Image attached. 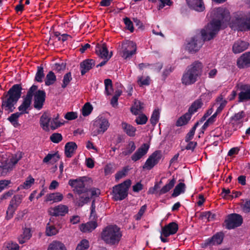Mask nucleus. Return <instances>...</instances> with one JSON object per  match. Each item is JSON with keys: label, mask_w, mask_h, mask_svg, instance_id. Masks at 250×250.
I'll return each instance as SVG.
<instances>
[{"label": "nucleus", "mask_w": 250, "mask_h": 250, "mask_svg": "<svg viewBox=\"0 0 250 250\" xmlns=\"http://www.w3.org/2000/svg\"><path fill=\"white\" fill-rule=\"evenodd\" d=\"M214 12L215 17L213 20L201 31L203 39L200 37H194L187 44V48L189 52L195 53L200 49L205 41L213 39L218 33L223 23L230 19L229 13L225 8H215Z\"/></svg>", "instance_id": "f257e3e1"}, {"label": "nucleus", "mask_w": 250, "mask_h": 250, "mask_svg": "<svg viewBox=\"0 0 250 250\" xmlns=\"http://www.w3.org/2000/svg\"><path fill=\"white\" fill-rule=\"evenodd\" d=\"M22 87L20 84L13 85L2 97L1 107L9 112L14 111L16 104L21 95Z\"/></svg>", "instance_id": "f03ea898"}, {"label": "nucleus", "mask_w": 250, "mask_h": 250, "mask_svg": "<svg viewBox=\"0 0 250 250\" xmlns=\"http://www.w3.org/2000/svg\"><path fill=\"white\" fill-rule=\"evenodd\" d=\"M37 89H38V86L33 85L28 90L26 95L23 98L22 104L18 107L19 110L21 112L12 114L8 118L7 120L15 127H17L20 125L18 122L19 118L24 113H28L27 110L30 106L33 95Z\"/></svg>", "instance_id": "7ed1b4c3"}, {"label": "nucleus", "mask_w": 250, "mask_h": 250, "mask_svg": "<svg viewBox=\"0 0 250 250\" xmlns=\"http://www.w3.org/2000/svg\"><path fill=\"white\" fill-rule=\"evenodd\" d=\"M203 65L199 61H195L188 66L183 74L181 82L183 84L189 85L194 83L203 72Z\"/></svg>", "instance_id": "20e7f679"}, {"label": "nucleus", "mask_w": 250, "mask_h": 250, "mask_svg": "<svg viewBox=\"0 0 250 250\" xmlns=\"http://www.w3.org/2000/svg\"><path fill=\"white\" fill-rule=\"evenodd\" d=\"M122 236L120 228L115 225L106 226L102 231L101 238L105 243L110 245L119 244Z\"/></svg>", "instance_id": "39448f33"}, {"label": "nucleus", "mask_w": 250, "mask_h": 250, "mask_svg": "<svg viewBox=\"0 0 250 250\" xmlns=\"http://www.w3.org/2000/svg\"><path fill=\"white\" fill-rule=\"evenodd\" d=\"M131 184V180L128 179L114 186L112 193L114 200L121 201L125 199L128 195V190Z\"/></svg>", "instance_id": "423d86ee"}, {"label": "nucleus", "mask_w": 250, "mask_h": 250, "mask_svg": "<svg viewBox=\"0 0 250 250\" xmlns=\"http://www.w3.org/2000/svg\"><path fill=\"white\" fill-rule=\"evenodd\" d=\"M109 125L107 119L103 117H98L93 122L91 128L92 136H96L100 134H103L107 130Z\"/></svg>", "instance_id": "0eeeda50"}, {"label": "nucleus", "mask_w": 250, "mask_h": 250, "mask_svg": "<svg viewBox=\"0 0 250 250\" xmlns=\"http://www.w3.org/2000/svg\"><path fill=\"white\" fill-rule=\"evenodd\" d=\"M136 50L135 43L132 41H126L122 43L120 54L125 60H129L136 53Z\"/></svg>", "instance_id": "6e6552de"}, {"label": "nucleus", "mask_w": 250, "mask_h": 250, "mask_svg": "<svg viewBox=\"0 0 250 250\" xmlns=\"http://www.w3.org/2000/svg\"><path fill=\"white\" fill-rule=\"evenodd\" d=\"M22 198V195L20 194L15 195L13 197L6 211V219L9 220L13 217L16 210L21 203Z\"/></svg>", "instance_id": "1a4fd4ad"}, {"label": "nucleus", "mask_w": 250, "mask_h": 250, "mask_svg": "<svg viewBox=\"0 0 250 250\" xmlns=\"http://www.w3.org/2000/svg\"><path fill=\"white\" fill-rule=\"evenodd\" d=\"M243 218L240 215L233 213L229 215L225 221L226 228L229 229L238 227L242 224Z\"/></svg>", "instance_id": "9d476101"}, {"label": "nucleus", "mask_w": 250, "mask_h": 250, "mask_svg": "<svg viewBox=\"0 0 250 250\" xmlns=\"http://www.w3.org/2000/svg\"><path fill=\"white\" fill-rule=\"evenodd\" d=\"M232 26L240 31L250 30V13L244 17L236 19Z\"/></svg>", "instance_id": "9b49d317"}, {"label": "nucleus", "mask_w": 250, "mask_h": 250, "mask_svg": "<svg viewBox=\"0 0 250 250\" xmlns=\"http://www.w3.org/2000/svg\"><path fill=\"white\" fill-rule=\"evenodd\" d=\"M162 156V155L160 151H155L148 157L146 163L143 165V168L147 170L151 169L159 162Z\"/></svg>", "instance_id": "f8f14e48"}, {"label": "nucleus", "mask_w": 250, "mask_h": 250, "mask_svg": "<svg viewBox=\"0 0 250 250\" xmlns=\"http://www.w3.org/2000/svg\"><path fill=\"white\" fill-rule=\"evenodd\" d=\"M34 97V107L35 108L40 110L42 107L45 102L46 94L43 90L37 89L34 91L33 96Z\"/></svg>", "instance_id": "ddd939ff"}, {"label": "nucleus", "mask_w": 250, "mask_h": 250, "mask_svg": "<svg viewBox=\"0 0 250 250\" xmlns=\"http://www.w3.org/2000/svg\"><path fill=\"white\" fill-rule=\"evenodd\" d=\"M223 238V234L222 232H218L211 237L206 240L204 243L201 244V247L203 248H206L209 246L220 245L222 243Z\"/></svg>", "instance_id": "4468645a"}, {"label": "nucleus", "mask_w": 250, "mask_h": 250, "mask_svg": "<svg viewBox=\"0 0 250 250\" xmlns=\"http://www.w3.org/2000/svg\"><path fill=\"white\" fill-rule=\"evenodd\" d=\"M69 185L74 188V191L79 195L88 192V189L85 188L84 182L81 180H70Z\"/></svg>", "instance_id": "2eb2a0df"}, {"label": "nucleus", "mask_w": 250, "mask_h": 250, "mask_svg": "<svg viewBox=\"0 0 250 250\" xmlns=\"http://www.w3.org/2000/svg\"><path fill=\"white\" fill-rule=\"evenodd\" d=\"M240 90L238 94V102H243L250 100V85L239 84L237 85Z\"/></svg>", "instance_id": "dca6fc26"}, {"label": "nucleus", "mask_w": 250, "mask_h": 250, "mask_svg": "<svg viewBox=\"0 0 250 250\" xmlns=\"http://www.w3.org/2000/svg\"><path fill=\"white\" fill-rule=\"evenodd\" d=\"M68 211L67 206L60 204L54 207L50 208L48 212L50 215L53 216H64Z\"/></svg>", "instance_id": "f3484780"}, {"label": "nucleus", "mask_w": 250, "mask_h": 250, "mask_svg": "<svg viewBox=\"0 0 250 250\" xmlns=\"http://www.w3.org/2000/svg\"><path fill=\"white\" fill-rule=\"evenodd\" d=\"M178 229V224L175 222H171L162 228L161 233L165 237H167L176 233Z\"/></svg>", "instance_id": "a211bd4d"}, {"label": "nucleus", "mask_w": 250, "mask_h": 250, "mask_svg": "<svg viewBox=\"0 0 250 250\" xmlns=\"http://www.w3.org/2000/svg\"><path fill=\"white\" fill-rule=\"evenodd\" d=\"M149 148V145L147 144H143L132 155L131 160L134 162L140 160L147 153Z\"/></svg>", "instance_id": "6ab92c4d"}, {"label": "nucleus", "mask_w": 250, "mask_h": 250, "mask_svg": "<svg viewBox=\"0 0 250 250\" xmlns=\"http://www.w3.org/2000/svg\"><path fill=\"white\" fill-rule=\"evenodd\" d=\"M237 64L239 68L250 66V52L243 54L237 60Z\"/></svg>", "instance_id": "aec40b11"}, {"label": "nucleus", "mask_w": 250, "mask_h": 250, "mask_svg": "<svg viewBox=\"0 0 250 250\" xmlns=\"http://www.w3.org/2000/svg\"><path fill=\"white\" fill-rule=\"evenodd\" d=\"M95 65V61L93 59H86L80 63L81 73L84 75Z\"/></svg>", "instance_id": "412c9836"}, {"label": "nucleus", "mask_w": 250, "mask_h": 250, "mask_svg": "<svg viewBox=\"0 0 250 250\" xmlns=\"http://www.w3.org/2000/svg\"><path fill=\"white\" fill-rule=\"evenodd\" d=\"M249 43L241 40L236 41L232 46V51L235 54L240 53L246 50L249 46Z\"/></svg>", "instance_id": "4be33fe9"}, {"label": "nucleus", "mask_w": 250, "mask_h": 250, "mask_svg": "<svg viewBox=\"0 0 250 250\" xmlns=\"http://www.w3.org/2000/svg\"><path fill=\"white\" fill-rule=\"evenodd\" d=\"M12 164L9 163L8 160H3L0 159V175L5 176L9 171L12 170Z\"/></svg>", "instance_id": "5701e85b"}, {"label": "nucleus", "mask_w": 250, "mask_h": 250, "mask_svg": "<svg viewBox=\"0 0 250 250\" xmlns=\"http://www.w3.org/2000/svg\"><path fill=\"white\" fill-rule=\"evenodd\" d=\"M96 52L101 58L106 57L110 58L112 55V52L109 54L108 50L104 44L97 45L96 48Z\"/></svg>", "instance_id": "b1692460"}, {"label": "nucleus", "mask_w": 250, "mask_h": 250, "mask_svg": "<svg viewBox=\"0 0 250 250\" xmlns=\"http://www.w3.org/2000/svg\"><path fill=\"white\" fill-rule=\"evenodd\" d=\"M187 2L191 8L196 11H202L205 9L203 0H187Z\"/></svg>", "instance_id": "393cba45"}, {"label": "nucleus", "mask_w": 250, "mask_h": 250, "mask_svg": "<svg viewBox=\"0 0 250 250\" xmlns=\"http://www.w3.org/2000/svg\"><path fill=\"white\" fill-rule=\"evenodd\" d=\"M51 117L47 113H43L40 118V125L44 130H48L50 124Z\"/></svg>", "instance_id": "a878e982"}, {"label": "nucleus", "mask_w": 250, "mask_h": 250, "mask_svg": "<svg viewBox=\"0 0 250 250\" xmlns=\"http://www.w3.org/2000/svg\"><path fill=\"white\" fill-rule=\"evenodd\" d=\"M246 114L244 111H241L236 113L231 118L232 124L233 125H239L241 126L243 123V118Z\"/></svg>", "instance_id": "bb28decb"}, {"label": "nucleus", "mask_w": 250, "mask_h": 250, "mask_svg": "<svg viewBox=\"0 0 250 250\" xmlns=\"http://www.w3.org/2000/svg\"><path fill=\"white\" fill-rule=\"evenodd\" d=\"M77 147L75 143L70 142L67 143L65 146V154L67 157H71Z\"/></svg>", "instance_id": "cd10ccee"}, {"label": "nucleus", "mask_w": 250, "mask_h": 250, "mask_svg": "<svg viewBox=\"0 0 250 250\" xmlns=\"http://www.w3.org/2000/svg\"><path fill=\"white\" fill-rule=\"evenodd\" d=\"M144 104L138 100H135L133 105L131 107V112L134 115H137L143 113Z\"/></svg>", "instance_id": "c85d7f7f"}, {"label": "nucleus", "mask_w": 250, "mask_h": 250, "mask_svg": "<svg viewBox=\"0 0 250 250\" xmlns=\"http://www.w3.org/2000/svg\"><path fill=\"white\" fill-rule=\"evenodd\" d=\"M97 226L96 222L91 221L82 224L80 229L83 232H91L97 227Z\"/></svg>", "instance_id": "c756f323"}, {"label": "nucleus", "mask_w": 250, "mask_h": 250, "mask_svg": "<svg viewBox=\"0 0 250 250\" xmlns=\"http://www.w3.org/2000/svg\"><path fill=\"white\" fill-rule=\"evenodd\" d=\"M122 127L124 132L129 136L133 137L135 135L136 128L132 125L126 123H123Z\"/></svg>", "instance_id": "7c9ffc66"}, {"label": "nucleus", "mask_w": 250, "mask_h": 250, "mask_svg": "<svg viewBox=\"0 0 250 250\" xmlns=\"http://www.w3.org/2000/svg\"><path fill=\"white\" fill-rule=\"evenodd\" d=\"M63 197V196L62 194L60 192L50 193L46 196V201L58 202L61 201L62 200Z\"/></svg>", "instance_id": "2f4dec72"}, {"label": "nucleus", "mask_w": 250, "mask_h": 250, "mask_svg": "<svg viewBox=\"0 0 250 250\" xmlns=\"http://www.w3.org/2000/svg\"><path fill=\"white\" fill-rule=\"evenodd\" d=\"M191 118L190 114L187 112L184 115L180 117L176 123V125L177 126H181L186 125Z\"/></svg>", "instance_id": "473e14b6"}, {"label": "nucleus", "mask_w": 250, "mask_h": 250, "mask_svg": "<svg viewBox=\"0 0 250 250\" xmlns=\"http://www.w3.org/2000/svg\"><path fill=\"white\" fill-rule=\"evenodd\" d=\"M217 102L220 103V105L217 108L215 112L212 115L216 118L217 115L221 112L224 107L226 106L227 101L224 99L222 96L218 97L216 99Z\"/></svg>", "instance_id": "72a5a7b5"}, {"label": "nucleus", "mask_w": 250, "mask_h": 250, "mask_svg": "<svg viewBox=\"0 0 250 250\" xmlns=\"http://www.w3.org/2000/svg\"><path fill=\"white\" fill-rule=\"evenodd\" d=\"M202 104L203 103L200 99L195 100L189 107L188 112L192 116L199 108L201 107Z\"/></svg>", "instance_id": "f704fd0d"}, {"label": "nucleus", "mask_w": 250, "mask_h": 250, "mask_svg": "<svg viewBox=\"0 0 250 250\" xmlns=\"http://www.w3.org/2000/svg\"><path fill=\"white\" fill-rule=\"evenodd\" d=\"M47 250H66L63 244L59 241H53L49 244Z\"/></svg>", "instance_id": "c9c22d12"}, {"label": "nucleus", "mask_w": 250, "mask_h": 250, "mask_svg": "<svg viewBox=\"0 0 250 250\" xmlns=\"http://www.w3.org/2000/svg\"><path fill=\"white\" fill-rule=\"evenodd\" d=\"M175 182V180L174 178L170 180L167 184L158 191L159 194L162 195L169 191L174 187Z\"/></svg>", "instance_id": "e433bc0d"}, {"label": "nucleus", "mask_w": 250, "mask_h": 250, "mask_svg": "<svg viewBox=\"0 0 250 250\" xmlns=\"http://www.w3.org/2000/svg\"><path fill=\"white\" fill-rule=\"evenodd\" d=\"M59 115L51 119L49 127L52 130H55L63 125V122L59 121Z\"/></svg>", "instance_id": "4c0bfd02"}, {"label": "nucleus", "mask_w": 250, "mask_h": 250, "mask_svg": "<svg viewBox=\"0 0 250 250\" xmlns=\"http://www.w3.org/2000/svg\"><path fill=\"white\" fill-rule=\"evenodd\" d=\"M56 81V77L55 74L51 71H49L46 75L45 84L47 86L52 85L55 83Z\"/></svg>", "instance_id": "58836bf2"}, {"label": "nucleus", "mask_w": 250, "mask_h": 250, "mask_svg": "<svg viewBox=\"0 0 250 250\" xmlns=\"http://www.w3.org/2000/svg\"><path fill=\"white\" fill-rule=\"evenodd\" d=\"M185 188V184L183 183H180L174 188L172 196L174 197L178 196L181 193L184 192Z\"/></svg>", "instance_id": "ea45409f"}, {"label": "nucleus", "mask_w": 250, "mask_h": 250, "mask_svg": "<svg viewBox=\"0 0 250 250\" xmlns=\"http://www.w3.org/2000/svg\"><path fill=\"white\" fill-rule=\"evenodd\" d=\"M83 194V195L80 196L79 199L77 203L79 207L83 206L90 201V195L88 194V192Z\"/></svg>", "instance_id": "a19ab883"}, {"label": "nucleus", "mask_w": 250, "mask_h": 250, "mask_svg": "<svg viewBox=\"0 0 250 250\" xmlns=\"http://www.w3.org/2000/svg\"><path fill=\"white\" fill-rule=\"evenodd\" d=\"M44 77V74L43 73V67L42 65L38 66L37 72L35 76V80L38 82H42V79Z\"/></svg>", "instance_id": "79ce46f5"}, {"label": "nucleus", "mask_w": 250, "mask_h": 250, "mask_svg": "<svg viewBox=\"0 0 250 250\" xmlns=\"http://www.w3.org/2000/svg\"><path fill=\"white\" fill-rule=\"evenodd\" d=\"M105 85V92L107 95H111L113 92L112 81L110 79H107L104 82Z\"/></svg>", "instance_id": "37998d69"}, {"label": "nucleus", "mask_w": 250, "mask_h": 250, "mask_svg": "<svg viewBox=\"0 0 250 250\" xmlns=\"http://www.w3.org/2000/svg\"><path fill=\"white\" fill-rule=\"evenodd\" d=\"M159 115H160V112L159 111V109H155L151 115V117L150 119V121L151 122V124L153 125H155L157 122H158L159 118Z\"/></svg>", "instance_id": "c03bdc74"}, {"label": "nucleus", "mask_w": 250, "mask_h": 250, "mask_svg": "<svg viewBox=\"0 0 250 250\" xmlns=\"http://www.w3.org/2000/svg\"><path fill=\"white\" fill-rule=\"evenodd\" d=\"M139 116L136 117L135 121L137 125H145L148 120L147 116L142 113L138 114Z\"/></svg>", "instance_id": "a18cd8bd"}, {"label": "nucleus", "mask_w": 250, "mask_h": 250, "mask_svg": "<svg viewBox=\"0 0 250 250\" xmlns=\"http://www.w3.org/2000/svg\"><path fill=\"white\" fill-rule=\"evenodd\" d=\"M89 244L88 240H82L77 245L76 250H86L89 248Z\"/></svg>", "instance_id": "49530a36"}, {"label": "nucleus", "mask_w": 250, "mask_h": 250, "mask_svg": "<svg viewBox=\"0 0 250 250\" xmlns=\"http://www.w3.org/2000/svg\"><path fill=\"white\" fill-rule=\"evenodd\" d=\"M150 78L148 76L144 77L143 76H139L138 77L137 83L140 86L143 85H148L149 84Z\"/></svg>", "instance_id": "de8ad7c7"}, {"label": "nucleus", "mask_w": 250, "mask_h": 250, "mask_svg": "<svg viewBox=\"0 0 250 250\" xmlns=\"http://www.w3.org/2000/svg\"><path fill=\"white\" fill-rule=\"evenodd\" d=\"M136 149V146L134 143L133 141L129 142L126 150L123 151V153L125 155H128L132 153Z\"/></svg>", "instance_id": "09e8293b"}, {"label": "nucleus", "mask_w": 250, "mask_h": 250, "mask_svg": "<svg viewBox=\"0 0 250 250\" xmlns=\"http://www.w3.org/2000/svg\"><path fill=\"white\" fill-rule=\"evenodd\" d=\"M93 109L92 105L89 103H86L82 108V113L84 116H88L90 114Z\"/></svg>", "instance_id": "8fccbe9b"}, {"label": "nucleus", "mask_w": 250, "mask_h": 250, "mask_svg": "<svg viewBox=\"0 0 250 250\" xmlns=\"http://www.w3.org/2000/svg\"><path fill=\"white\" fill-rule=\"evenodd\" d=\"M72 80L71 74L70 72H68L64 75L63 80L62 83V88H65L69 83L70 81Z\"/></svg>", "instance_id": "3c124183"}, {"label": "nucleus", "mask_w": 250, "mask_h": 250, "mask_svg": "<svg viewBox=\"0 0 250 250\" xmlns=\"http://www.w3.org/2000/svg\"><path fill=\"white\" fill-rule=\"evenodd\" d=\"M50 139L54 143H59L62 140V137L60 133H54L50 136Z\"/></svg>", "instance_id": "603ef678"}, {"label": "nucleus", "mask_w": 250, "mask_h": 250, "mask_svg": "<svg viewBox=\"0 0 250 250\" xmlns=\"http://www.w3.org/2000/svg\"><path fill=\"white\" fill-rule=\"evenodd\" d=\"M216 217V215L210 211L204 212L201 214V217L202 219H207L208 221L213 220Z\"/></svg>", "instance_id": "864d4df0"}, {"label": "nucleus", "mask_w": 250, "mask_h": 250, "mask_svg": "<svg viewBox=\"0 0 250 250\" xmlns=\"http://www.w3.org/2000/svg\"><path fill=\"white\" fill-rule=\"evenodd\" d=\"M19 246L17 244L7 243L5 244L3 250H19Z\"/></svg>", "instance_id": "5fc2aeb1"}, {"label": "nucleus", "mask_w": 250, "mask_h": 250, "mask_svg": "<svg viewBox=\"0 0 250 250\" xmlns=\"http://www.w3.org/2000/svg\"><path fill=\"white\" fill-rule=\"evenodd\" d=\"M198 124H199L198 122L196 123L193 126V127L191 129L190 131L188 133V134L187 135V136L186 137V142H188L189 141H190V140H191L193 138V136L195 133L196 128L197 127V126L198 125Z\"/></svg>", "instance_id": "6e6d98bb"}, {"label": "nucleus", "mask_w": 250, "mask_h": 250, "mask_svg": "<svg viewBox=\"0 0 250 250\" xmlns=\"http://www.w3.org/2000/svg\"><path fill=\"white\" fill-rule=\"evenodd\" d=\"M66 67L65 63L62 62L61 63H55L53 66V69L54 70L57 72L61 73L65 70Z\"/></svg>", "instance_id": "4d7b16f0"}, {"label": "nucleus", "mask_w": 250, "mask_h": 250, "mask_svg": "<svg viewBox=\"0 0 250 250\" xmlns=\"http://www.w3.org/2000/svg\"><path fill=\"white\" fill-rule=\"evenodd\" d=\"M146 210V205L141 207L140 209L139 210V212L137 214L134 215V218L136 220H139L141 219L142 217L144 215V213Z\"/></svg>", "instance_id": "13d9d810"}, {"label": "nucleus", "mask_w": 250, "mask_h": 250, "mask_svg": "<svg viewBox=\"0 0 250 250\" xmlns=\"http://www.w3.org/2000/svg\"><path fill=\"white\" fill-rule=\"evenodd\" d=\"M58 231L57 229L53 226H50L46 228V234L47 236H52L56 234Z\"/></svg>", "instance_id": "bf43d9fd"}, {"label": "nucleus", "mask_w": 250, "mask_h": 250, "mask_svg": "<svg viewBox=\"0 0 250 250\" xmlns=\"http://www.w3.org/2000/svg\"><path fill=\"white\" fill-rule=\"evenodd\" d=\"M128 169L125 167L121 171H118L115 175V179L118 181L120 179L125 177L127 172Z\"/></svg>", "instance_id": "052dcab7"}, {"label": "nucleus", "mask_w": 250, "mask_h": 250, "mask_svg": "<svg viewBox=\"0 0 250 250\" xmlns=\"http://www.w3.org/2000/svg\"><path fill=\"white\" fill-rule=\"evenodd\" d=\"M125 24L126 28L129 30L131 32H133L134 31V28L133 26V23L128 18H125L124 19Z\"/></svg>", "instance_id": "680f3d73"}, {"label": "nucleus", "mask_w": 250, "mask_h": 250, "mask_svg": "<svg viewBox=\"0 0 250 250\" xmlns=\"http://www.w3.org/2000/svg\"><path fill=\"white\" fill-rule=\"evenodd\" d=\"M216 120L214 116L212 115L207 121L204 123L202 126V130H205L209 125L212 124Z\"/></svg>", "instance_id": "e2e57ef3"}, {"label": "nucleus", "mask_w": 250, "mask_h": 250, "mask_svg": "<svg viewBox=\"0 0 250 250\" xmlns=\"http://www.w3.org/2000/svg\"><path fill=\"white\" fill-rule=\"evenodd\" d=\"M174 70V68L171 66H167L164 70L162 73V77L164 80H165L166 78Z\"/></svg>", "instance_id": "0e129e2a"}, {"label": "nucleus", "mask_w": 250, "mask_h": 250, "mask_svg": "<svg viewBox=\"0 0 250 250\" xmlns=\"http://www.w3.org/2000/svg\"><path fill=\"white\" fill-rule=\"evenodd\" d=\"M34 182V179L30 176L27 177L26 180L23 183V188H28L31 186L32 184H33Z\"/></svg>", "instance_id": "69168bd1"}, {"label": "nucleus", "mask_w": 250, "mask_h": 250, "mask_svg": "<svg viewBox=\"0 0 250 250\" xmlns=\"http://www.w3.org/2000/svg\"><path fill=\"white\" fill-rule=\"evenodd\" d=\"M31 236L30 230L29 229L25 228L23 229V233L21 235L23 239L25 240H29Z\"/></svg>", "instance_id": "338daca9"}, {"label": "nucleus", "mask_w": 250, "mask_h": 250, "mask_svg": "<svg viewBox=\"0 0 250 250\" xmlns=\"http://www.w3.org/2000/svg\"><path fill=\"white\" fill-rule=\"evenodd\" d=\"M163 67V64L161 62H157L150 65V69L154 71L159 72Z\"/></svg>", "instance_id": "774afa93"}]
</instances>
